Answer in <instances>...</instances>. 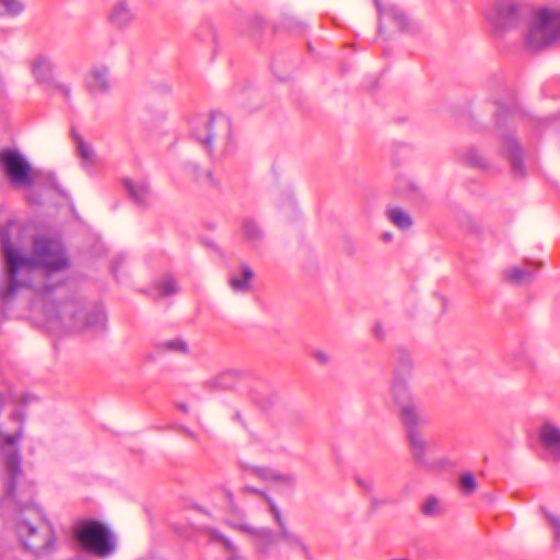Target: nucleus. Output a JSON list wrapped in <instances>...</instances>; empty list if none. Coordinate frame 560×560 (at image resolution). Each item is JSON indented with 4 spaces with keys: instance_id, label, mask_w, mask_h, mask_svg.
I'll use <instances>...</instances> for the list:
<instances>
[{
    "instance_id": "obj_11",
    "label": "nucleus",
    "mask_w": 560,
    "mask_h": 560,
    "mask_svg": "<svg viewBox=\"0 0 560 560\" xmlns=\"http://www.w3.org/2000/svg\"><path fill=\"white\" fill-rule=\"evenodd\" d=\"M136 21V10L128 0L115 1L107 13V22L120 31L129 28Z\"/></svg>"
},
{
    "instance_id": "obj_14",
    "label": "nucleus",
    "mask_w": 560,
    "mask_h": 560,
    "mask_svg": "<svg viewBox=\"0 0 560 560\" xmlns=\"http://www.w3.org/2000/svg\"><path fill=\"white\" fill-rule=\"evenodd\" d=\"M254 277L253 269L248 265L242 264L240 271L231 275L229 284L234 292L246 293L253 289L252 282Z\"/></svg>"
},
{
    "instance_id": "obj_12",
    "label": "nucleus",
    "mask_w": 560,
    "mask_h": 560,
    "mask_svg": "<svg viewBox=\"0 0 560 560\" xmlns=\"http://www.w3.org/2000/svg\"><path fill=\"white\" fill-rule=\"evenodd\" d=\"M539 441L549 459H560V428L552 423L542 424L539 431Z\"/></svg>"
},
{
    "instance_id": "obj_20",
    "label": "nucleus",
    "mask_w": 560,
    "mask_h": 560,
    "mask_svg": "<svg viewBox=\"0 0 560 560\" xmlns=\"http://www.w3.org/2000/svg\"><path fill=\"white\" fill-rule=\"evenodd\" d=\"M503 150L505 151L513 172L515 174H523L522 154L518 143L513 138H506L503 142Z\"/></svg>"
},
{
    "instance_id": "obj_17",
    "label": "nucleus",
    "mask_w": 560,
    "mask_h": 560,
    "mask_svg": "<svg viewBox=\"0 0 560 560\" xmlns=\"http://www.w3.org/2000/svg\"><path fill=\"white\" fill-rule=\"evenodd\" d=\"M253 474L262 480L273 481L285 486H293L295 482V476L292 474H281L267 467H255Z\"/></svg>"
},
{
    "instance_id": "obj_26",
    "label": "nucleus",
    "mask_w": 560,
    "mask_h": 560,
    "mask_svg": "<svg viewBox=\"0 0 560 560\" xmlns=\"http://www.w3.org/2000/svg\"><path fill=\"white\" fill-rule=\"evenodd\" d=\"M459 490L465 495H471L477 490V481L471 472H464L460 475Z\"/></svg>"
},
{
    "instance_id": "obj_25",
    "label": "nucleus",
    "mask_w": 560,
    "mask_h": 560,
    "mask_svg": "<svg viewBox=\"0 0 560 560\" xmlns=\"http://www.w3.org/2000/svg\"><path fill=\"white\" fill-rule=\"evenodd\" d=\"M28 66L31 70H45L56 67L51 58L48 55L42 52L34 55L31 58Z\"/></svg>"
},
{
    "instance_id": "obj_34",
    "label": "nucleus",
    "mask_w": 560,
    "mask_h": 560,
    "mask_svg": "<svg viewBox=\"0 0 560 560\" xmlns=\"http://www.w3.org/2000/svg\"><path fill=\"white\" fill-rule=\"evenodd\" d=\"M545 516L551 526L555 541H560V516L545 512Z\"/></svg>"
},
{
    "instance_id": "obj_15",
    "label": "nucleus",
    "mask_w": 560,
    "mask_h": 560,
    "mask_svg": "<svg viewBox=\"0 0 560 560\" xmlns=\"http://www.w3.org/2000/svg\"><path fill=\"white\" fill-rule=\"evenodd\" d=\"M83 80L88 91L93 95L107 93L112 88L107 72H85Z\"/></svg>"
},
{
    "instance_id": "obj_22",
    "label": "nucleus",
    "mask_w": 560,
    "mask_h": 560,
    "mask_svg": "<svg viewBox=\"0 0 560 560\" xmlns=\"http://www.w3.org/2000/svg\"><path fill=\"white\" fill-rule=\"evenodd\" d=\"M83 318L84 323L78 326V328H92L96 330H103L107 320L106 314L103 310H94L84 315Z\"/></svg>"
},
{
    "instance_id": "obj_47",
    "label": "nucleus",
    "mask_w": 560,
    "mask_h": 560,
    "mask_svg": "<svg viewBox=\"0 0 560 560\" xmlns=\"http://www.w3.org/2000/svg\"><path fill=\"white\" fill-rule=\"evenodd\" d=\"M0 16H4V13H3V10L1 7H0Z\"/></svg>"
},
{
    "instance_id": "obj_42",
    "label": "nucleus",
    "mask_w": 560,
    "mask_h": 560,
    "mask_svg": "<svg viewBox=\"0 0 560 560\" xmlns=\"http://www.w3.org/2000/svg\"><path fill=\"white\" fill-rule=\"evenodd\" d=\"M304 30V25L300 22H296L295 30L293 32L302 33Z\"/></svg>"
},
{
    "instance_id": "obj_3",
    "label": "nucleus",
    "mask_w": 560,
    "mask_h": 560,
    "mask_svg": "<svg viewBox=\"0 0 560 560\" xmlns=\"http://www.w3.org/2000/svg\"><path fill=\"white\" fill-rule=\"evenodd\" d=\"M191 136L214 160L229 153L232 142L231 119L223 113H212L197 119L191 127Z\"/></svg>"
},
{
    "instance_id": "obj_35",
    "label": "nucleus",
    "mask_w": 560,
    "mask_h": 560,
    "mask_svg": "<svg viewBox=\"0 0 560 560\" xmlns=\"http://www.w3.org/2000/svg\"><path fill=\"white\" fill-rule=\"evenodd\" d=\"M268 503L270 504V511L271 513L273 514L275 516V520L277 522V524L279 525V528H280V532H282V527H287L282 521V517H281V514H280V511L279 509L277 508V505L272 502V500L270 499V501H268Z\"/></svg>"
},
{
    "instance_id": "obj_6",
    "label": "nucleus",
    "mask_w": 560,
    "mask_h": 560,
    "mask_svg": "<svg viewBox=\"0 0 560 560\" xmlns=\"http://www.w3.org/2000/svg\"><path fill=\"white\" fill-rule=\"evenodd\" d=\"M75 537L82 547L98 557L109 556L114 550L113 538L105 525L85 520L75 527Z\"/></svg>"
},
{
    "instance_id": "obj_4",
    "label": "nucleus",
    "mask_w": 560,
    "mask_h": 560,
    "mask_svg": "<svg viewBox=\"0 0 560 560\" xmlns=\"http://www.w3.org/2000/svg\"><path fill=\"white\" fill-rule=\"evenodd\" d=\"M560 38V9L539 7L530 10L524 45L528 50L538 51Z\"/></svg>"
},
{
    "instance_id": "obj_7",
    "label": "nucleus",
    "mask_w": 560,
    "mask_h": 560,
    "mask_svg": "<svg viewBox=\"0 0 560 560\" xmlns=\"http://www.w3.org/2000/svg\"><path fill=\"white\" fill-rule=\"evenodd\" d=\"M530 14L528 7L516 0H498L487 12V21L499 32H508L520 26Z\"/></svg>"
},
{
    "instance_id": "obj_1",
    "label": "nucleus",
    "mask_w": 560,
    "mask_h": 560,
    "mask_svg": "<svg viewBox=\"0 0 560 560\" xmlns=\"http://www.w3.org/2000/svg\"><path fill=\"white\" fill-rule=\"evenodd\" d=\"M0 241L8 267V284L3 292L5 299L12 298L21 288L47 293L59 285L60 281L55 280L56 275L69 267L68 254L60 241L37 236L28 256L12 245L4 229L0 231Z\"/></svg>"
},
{
    "instance_id": "obj_32",
    "label": "nucleus",
    "mask_w": 560,
    "mask_h": 560,
    "mask_svg": "<svg viewBox=\"0 0 560 560\" xmlns=\"http://www.w3.org/2000/svg\"><path fill=\"white\" fill-rule=\"evenodd\" d=\"M78 151H79V154H80L81 159L83 160V162L85 164H88V165L94 164V162H95V154H94V151H93V149H92V147L90 144H88L83 140H79V142H78Z\"/></svg>"
},
{
    "instance_id": "obj_29",
    "label": "nucleus",
    "mask_w": 560,
    "mask_h": 560,
    "mask_svg": "<svg viewBox=\"0 0 560 560\" xmlns=\"http://www.w3.org/2000/svg\"><path fill=\"white\" fill-rule=\"evenodd\" d=\"M195 37L198 40L203 42V43H207V42L215 43L217 42V32L211 24L206 23V24L201 25L196 31Z\"/></svg>"
},
{
    "instance_id": "obj_24",
    "label": "nucleus",
    "mask_w": 560,
    "mask_h": 560,
    "mask_svg": "<svg viewBox=\"0 0 560 560\" xmlns=\"http://www.w3.org/2000/svg\"><path fill=\"white\" fill-rule=\"evenodd\" d=\"M155 347L160 351L178 352V353H187L188 352L187 342L180 338L159 341Z\"/></svg>"
},
{
    "instance_id": "obj_44",
    "label": "nucleus",
    "mask_w": 560,
    "mask_h": 560,
    "mask_svg": "<svg viewBox=\"0 0 560 560\" xmlns=\"http://www.w3.org/2000/svg\"><path fill=\"white\" fill-rule=\"evenodd\" d=\"M186 433L189 438L196 439V434L192 431L186 430Z\"/></svg>"
},
{
    "instance_id": "obj_18",
    "label": "nucleus",
    "mask_w": 560,
    "mask_h": 560,
    "mask_svg": "<svg viewBox=\"0 0 560 560\" xmlns=\"http://www.w3.org/2000/svg\"><path fill=\"white\" fill-rule=\"evenodd\" d=\"M124 187L136 203L144 206L149 202L150 189L144 182L136 183L131 179H125Z\"/></svg>"
},
{
    "instance_id": "obj_45",
    "label": "nucleus",
    "mask_w": 560,
    "mask_h": 560,
    "mask_svg": "<svg viewBox=\"0 0 560 560\" xmlns=\"http://www.w3.org/2000/svg\"><path fill=\"white\" fill-rule=\"evenodd\" d=\"M12 417H13V418H16L18 420H21V417H22V416H21V413H20L19 411H16V412H14V413L12 415Z\"/></svg>"
},
{
    "instance_id": "obj_31",
    "label": "nucleus",
    "mask_w": 560,
    "mask_h": 560,
    "mask_svg": "<svg viewBox=\"0 0 560 560\" xmlns=\"http://www.w3.org/2000/svg\"><path fill=\"white\" fill-rule=\"evenodd\" d=\"M156 291L159 296H168L177 292V284L173 278H166L161 280L156 284Z\"/></svg>"
},
{
    "instance_id": "obj_19",
    "label": "nucleus",
    "mask_w": 560,
    "mask_h": 560,
    "mask_svg": "<svg viewBox=\"0 0 560 560\" xmlns=\"http://www.w3.org/2000/svg\"><path fill=\"white\" fill-rule=\"evenodd\" d=\"M242 232L245 241L252 246H258L262 238L264 232L259 224L252 218H245L242 221Z\"/></svg>"
},
{
    "instance_id": "obj_40",
    "label": "nucleus",
    "mask_w": 560,
    "mask_h": 560,
    "mask_svg": "<svg viewBox=\"0 0 560 560\" xmlns=\"http://www.w3.org/2000/svg\"><path fill=\"white\" fill-rule=\"evenodd\" d=\"M460 224L464 226V228H467V229H470L471 231L475 230L476 225L475 223L472 222V219L470 217H466L464 220L460 221Z\"/></svg>"
},
{
    "instance_id": "obj_27",
    "label": "nucleus",
    "mask_w": 560,
    "mask_h": 560,
    "mask_svg": "<svg viewBox=\"0 0 560 560\" xmlns=\"http://www.w3.org/2000/svg\"><path fill=\"white\" fill-rule=\"evenodd\" d=\"M0 7L2 8L4 15L9 16H18L25 9V5L21 0H0Z\"/></svg>"
},
{
    "instance_id": "obj_9",
    "label": "nucleus",
    "mask_w": 560,
    "mask_h": 560,
    "mask_svg": "<svg viewBox=\"0 0 560 560\" xmlns=\"http://www.w3.org/2000/svg\"><path fill=\"white\" fill-rule=\"evenodd\" d=\"M374 4L378 14V34L386 32H410L412 24L408 16L395 5H383L381 0H374Z\"/></svg>"
},
{
    "instance_id": "obj_23",
    "label": "nucleus",
    "mask_w": 560,
    "mask_h": 560,
    "mask_svg": "<svg viewBox=\"0 0 560 560\" xmlns=\"http://www.w3.org/2000/svg\"><path fill=\"white\" fill-rule=\"evenodd\" d=\"M420 511L423 515L429 517H436L444 513V506L440 499H438L434 495H429L425 498V500L422 502L420 506Z\"/></svg>"
},
{
    "instance_id": "obj_5",
    "label": "nucleus",
    "mask_w": 560,
    "mask_h": 560,
    "mask_svg": "<svg viewBox=\"0 0 560 560\" xmlns=\"http://www.w3.org/2000/svg\"><path fill=\"white\" fill-rule=\"evenodd\" d=\"M232 527L248 535L253 539L259 555L268 556L271 549L277 545L278 540L282 539L289 547L299 548L306 558L310 557V550L303 542L302 538L290 532L287 527H282V532L278 535L268 528L254 527L246 523H232Z\"/></svg>"
},
{
    "instance_id": "obj_16",
    "label": "nucleus",
    "mask_w": 560,
    "mask_h": 560,
    "mask_svg": "<svg viewBox=\"0 0 560 560\" xmlns=\"http://www.w3.org/2000/svg\"><path fill=\"white\" fill-rule=\"evenodd\" d=\"M387 220L399 230H409L413 220L408 211L398 206H388L385 210Z\"/></svg>"
},
{
    "instance_id": "obj_46",
    "label": "nucleus",
    "mask_w": 560,
    "mask_h": 560,
    "mask_svg": "<svg viewBox=\"0 0 560 560\" xmlns=\"http://www.w3.org/2000/svg\"><path fill=\"white\" fill-rule=\"evenodd\" d=\"M205 176H206L208 179H211V173H210V172H206V173H205Z\"/></svg>"
},
{
    "instance_id": "obj_30",
    "label": "nucleus",
    "mask_w": 560,
    "mask_h": 560,
    "mask_svg": "<svg viewBox=\"0 0 560 560\" xmlns=\"http://www.w3.org/2000/svg\"><path fill=\"white\" fill-rule=\"evenodd\" d=\"M355 483L368 497H370L371 502L374 506H377L380 504V502H377L376 499L373 498L374 482L371 478L357 476Z\"/></svg>"
},
{
    "instance_id": "obj_43",
    "label": "nucleus",
    "mask_w": 560,
    "mask_h": 560,
    "mask_svg": "<svg viewBox=\"0 0 560 560\" xmlns=\"http://www.w3.org/2000/svg\"><path fill=\"white\" fill-rule=\"evenodd\" d=\"M177 408L180 409L183 412L188 411V406L186 404H177Z\"/></svg>"
},
{
    "instance_id": "obj_33",
    "label": "nucleus",
    "mask_w": 560,
    "mask_h": 560,
    "mask_svg": "<svg viewBox=\"0 0 560 560\" xmlns=\"http://www.w3.org/2000/svg\"><path fill=\"white\" fill-rule=\"evenodd\" d=\"M465 160L467 163H469L470 165H474L476 167H485L486 166V161L483 159V156L480 154V152L475 149V148H470L466 151L465 153Z\"/></svg>"
},
{
    "instance_id": "obj_13",
    "label": "nucleus",
    "mask_w": 560,
    "mask_h": 560,
    "mask_svg": "<svg viewBox=\"0 0 560 560\" xmlns=\"http://www.w3.org/2000/svg\"><path fill=\"white\" fill-rule=\"evenodd\" d=\"M504 280L516 284H527L530 283L536 277V270L534 269V265L526 262L525 266H513L506 268L503 271Z\"/></svg>"
},
{
    "instance_id": "obj_39",
    "label": "nucleus",
    "mask_w": 560,
    "mask_h": 560,
    "mask_svg": "<svg viewBox=\"0 0 560 560\" xmlns=\"http://www.w3.org/2000/svg\"><path fill=\"white\" fill-rule=\"evenodd\" d=\"M243 492L244 493H255L257 495L264 497L266 499V501H270V498L267 495V493H265L264 491H259L253 487H248V486L244 487Z\"/></svg>"
},
{
    "instance_id": "obj_10",
    "label": "nucleus",
    "mask_w": 560,
    "mask_h": 560,
    "mask_svg": "<svg viewBox=\"0 0 560 560\" xmlns=\"http://www.w3.org/2000/svg\"><path fill=\"white\" fill-rule=\"evenodd\" d=\"M0 161L13 184L28 185L31 183L30 165L18 152L2 151L0 152Z\"/></svg>"
},
{
    "instance_id": "obj_2",
    "label": "nucleus",
    "mask_w": 560,
    "mask_h": 560,
    "mask_svg": "<svg viewBox=\"0 0 560 560\" xmlns=\"http://www.w3.org/2000/svg\"><path fill=\"white\" fill-rule=\"evenodd\" d=\"M390 396L397 407L398 419L405 430L412 458L419 466L427 467L428 442L421 431V428L427 422L423 410L411 392L393 394Z\"/></svg>"
},
{
    "instance_id": "obj_8",
    "label": "nucleus",
    "mask_w": 560,
    "mask_h": 560,
    "mask_svg": "<svg viewBox=\"0 0 560 560\" xmlns=\"http://www.w3.org/2000/svg\"><path fill=\"white\" fill-rule=\"evenodd\" d=\"M413 370L415 363L411 352L405 348H397L393 353L390 395L411 392L409 381L412 377Z\"/></svg>"
},
{
    "instance_id": "obj_37",
    "label": "nucleus",
    "mask_w": 560,
    "mask_h": 560,
    "mask_svg": "<svg viewBox=\"0 0 560 560\" xmlns=\"http://www.w3.org/2000/svg\"><path fill=\"white\" fill-rule=\"evenodd\" d=\"M385 335H386V331H385V328L383 327V325L381 323H376L373 326V336L378 340H383L385 338Z\"/></svg>"
},
{
    "instance_id": "obj_38",
    "label": "nucleus",
    "mask_w": 560,
    "mask_h": 560,
    "mask_svg": "<svg viewBox=\"0 0 560 560\" xmlns=\"http://www.w3.org/2000/svg\"><path fill=\"white\" fill-rule=\"evenodd\" d=\"M313 358H314L317 362H319V363H322V364H327V363L329 362V357H328V354H327L326 352H324V351H319V350H317V351L313 352Z\"/></svg>"
},
{
    "instance_id": "obj_21",
    "label": "nucleus",
    "mask_w": 560,
    "mask_h": 560,
    "mask_svg": "<svg viewBox=\"0 0 560 560\" xmlns=\"http://www.w3.org/2000/svg\"><path fill=\"white\" fill-rule=\"evenodd\" d=\"M397 194L407 198L411 202H417L422 199L420 187L407 177H400L396 184Z\"/></svg>"
},
{
    "instance_id": "obj_41",
    "label": "nucleus",
    "mask_w": 560,
    "mask_h": 560,
    "mask_svg": "<svg viewBox=\"0 0 560 560\" xmlns=\"http://www.w3.org/2000/svg\"><path fill=\"white\" fill-rule=\"evenodd\" d=\"M393 240V234L390 232H385L382 234V241L388 243Z\"/></svg>"
},
{
    "instance_id": "obj_28",
    "label": "nucleus",
    "mask_w": 560,
    "mask_h": 560,
    "mask_svg": "<svg viewBox=\"0 0 560 560\" xmlns=\"http://www.w3.org/2000/svg\"><path fill=\"white\" fill-rule=\"evenodd\" d=\"M210 535L212 539L222 542L225 546V548L231 552V556L229 557L228 560H245L243 557L235 552V546L229 538H226L221 533L214 529L210 532Z\"/></svg>"
},
{
    "instance_id": "obj_36",
    "label": "nucleus",
    "mask_w": 560,
    "mask_h": 560,
    "mask_svg": "<svg viewBox=\"0 0 560 560\" xmlns=\"http://www.w3.org/2000/svg\"><path fill=\"white\" fill-rule=\"evenodd\" d=\"M37 75H36V81L39 82V83H43V84H46L47 86H51L52 83H54V79H52V72H45V71H42V72H36Z\"/></svg>"
}]
</instances>
